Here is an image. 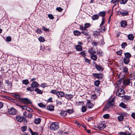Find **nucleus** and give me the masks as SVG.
<instances>
[{
	"instance_id": "nucleus-48",
	"label": "nucleus",
	"mask_w": 135,
	"mask_h": 135,
	"mask_svg": "<svg viewBox=\"0 0 135 135\" xmlns=\"http://www.w3.org/2000/svg\"><path fill=\"white\" fill-rule=\"evenodd\" d=\"M93 34L95 35L98 36L100 35V32L97 31H95L93 32Z\"/></svg>"
},
{
	"instance_id": "nucleus-47",
	"label": "nucleus",
	"mask_w": 135,
	"mask_h": 135,
	"mask_svg": "<svg viewBox=\"0 0 135 135\" xmlns=\"http://www.w3.org/2000/svg\"><path fill=\"white\" fill-rule=\"evenodd\" d=\"M105 19L104 17H103L102 18V21L100 25V27H101L102 25H103L104 23Z\"/></svg>"
},
{
	"instance_id": "nucleus-45",
	"label": "nucleus",
	"mask_w": 135,
	"mask_h": 135,
	"mask_svg": "<svg viewBox=\"0 0 135 135\" xmlns=\"http://www.w3.org/2000/svg\"><path fill=\"white\" fill-rule=\"evenodd\" d=\"M50 93L54 94H55L57 95V92L56 90H52L50 91Z\"/></svg>"
},
{
	"instance_id": "nucleus-31",
	"label": "nucleus",
	"mask_w": 135,
	"mask_h": 135,
	"mask_svg": "<svg viewBox=\"0 0 135 135\" xmlns=\"http://www.w3.org/2000/svg\"><path fill=\"white\" fill-rule=\"evenodd\" d=\"M119 106L120 107L124 108H126V105H125L123 103H121L120 104H119Z\"/></svg>"
},
{
	"instance_id": "nucleus-34",
	"label": "nucleus",
	"mask_w": 135,
	"mask_h": 135,
	"mask_svg": "<svg viewBox=\"0 0 135 135\" xmlns=\"http://www.w3.org/2000/svg\"><path fill=\"white\" fill-rule=\"evenodd\" d=\"M128 69L126 67H124L123 68V72L126 73L128 72Z\"/></svg>"
},
{
	"instance_id": "nucleus-25",
	"label": "nucleus",
	"mask_w": 135,
	"mask_h": 135,
	"mask_svg": "<svg viewBox=\"0 0 135 135\" xmlns=\"http://www.w3.org/2000/svg\"><path fill=\"white\" fill-rule=\"evenodd\" d=\"M22 82L23 84H24L25 85H27L29 83V81L27 79H25L23 80Z\"/></svg>"
},
{
	"instance_id": "nucleus-11",
	"label": "nucleus",
	"mask_w": 135,
	"mask_h": 135,
	"mask_svg": "<svg viewBox=\"0 0 135 135\" xmlns=\"http://www.w3.org/2000/svg\"><path fill=\"white\" fill-rule=\"evenodd\" d=\"M127 25V22L126 21H122L121 22V26L122 27H124Z\"/></svg>"
},
{
	"instance_id": "nucleus-50",
	"label": "nucleus",
	"mask_w": 135,
	"mask_h": 135,
	"mask_svg": "<svg viewBox=\"0 0 135 135\" xmlns=\"http://www.w3.org/2000/svg\"><path fill=\"white\" fill-rule=\"evenodd\" d=\"M103 75L101 74H98V78L102 79L103 78Z\"/></svg>"
},
{
	"instance_id": "nucleus-12",
	"label": "nucleus",
	"mask_w": 135,
	"mask_h": 135,
	"mask_svg": "<svg viewBox=\"0 0 135 135\" xmlns=\"http://www.w3.org/2000/svg\"><path fill=\"white\" fill-rule=\"evenodd\" d=\"M47 109L50 111H52L54 110V107L53 105H50L47 106Z\"/></svg>"
},
{
	"instance_id": "nucleus-49",
	"label": "nucleus",
	"mask_w": 135,
	"mask_h": 135,
	"mask_svg": "<svg viewBox=\"0 0 135 135\" xmlns=\"http://www.w3.org/2000/svg\"><path fill=\"white\" fill-rule=\"evenodd\" d=\"M128 14V12H122V15L123 16H127Z\"/></svg>"
},
{
	"instance_id": "nucleus-44",
	"label": "nucleus",
	"mask_w": 135,
	"mask_h": 135,
	"mask_svg": "<svg viewBox=\"0 0 135 135\" xmlns=\"http://www.w3.org/2000/svg\"><path fill=\"white\" fill-rule=\"evenodd\" d=\"M39 41L41 42H44L45 41V40L44 37H41L39 38Z\"/></svg>"
},
{
	"instance_id": "nucleus-64",
	"label": "nucleus",
	"mask_w": 135,
	"mask_h": 135,
	"mask_svg": "<svg viewBox=\"0 0 135 135\" xmlns=\"http://www.w3.org/2000/svg\"><path fill=\"white\" fill-rule=\"evenodd\" d=\"M27 113L26 112H25L23 113V116L24 118L27 116Z\"/></svg>"
},
{
	"instance_id": "nucleus-23",
	"label": "nucleus",
	"mask_w": 135,
	"mask_h": 135,
	"mask_svg": "<svg viewBox=\"0 0 135 135\" xmlns=\"http://www.w3.org/2000/svg\"><path fill=\"white\" fill-rule=\"evenodd\" d=\"M67 112L65 111H62L60 113V114L63 117H64L66 116L67 115Z\"/></svg>"
},
{
	"instance_id": "nucleus-1",
	"label": "nucleus",
	"mask_w": 135,
	"mask_h": 135,
	"mask_svg": "<svg viewBox=\"0 0 135 135\" xmlns=\"http://www.w3.org/2000/svg\"><path fill=\"white\" fill-rule=\"evenodd\" d=\"M58 123L57 122H55L52 123L50 125V128L52 131H56L59 128Z\"/></svg>"
},
{
	"instance_id": "nucleus-16",
	"label": "nucleus",
	"mask_w": 135,
	"mask_h": 135,
	"mask_svg": "<svg viewBox=\"0 0 135 135\" xmlns=\"http://www.w3.org/2000/svg\"><path fill=\"white\" fill-rule=\"evenodd\" d=\"M76 49L78 51H81L82 50V47L79 45H78L75 47Z\"/></svg>"
},
{
	"instance_id": "nucleus-33",
	"label": "nucleus",
	"mask_w": 135,
	"mask_h": 135,
	"mask_svg": "<svg viewBox=\"0 0 135 135\" xmlns=\"http://www.w3.org/2000/svg\"><path fill=\"white\" fill-rule=\"evenodd\" d=\"M86 110V108L85 106H83L81 108V111L83 112H85Z\"/></svg>"
},
{
	"instance_id": "nucleus-62",
	"label": "nucleus",
	"mask_w": 135,
	"mask_h": 135,
	"mask_svg": "<svg viewBox=\"0 0 135 135\" xmlns=\"http://www.w3.org/2000/svg\"><path fill=\"white\" fill-rule=\"evenodd\" d=\"M41 30L38 28L36 30V32L38 33H41Z\"/></svg>"
},
{
	"instance_id": "nucleus-38",
	"label": "nucleus",
	"mask_w": 135,
	"mask_h": 135,
	"mask_svg": "<svg viewBox=\"0 0 135 135\" xmlns=\"http://www.w3.org/2000/svg\"><path fill=\"white\" fill-rule=\"evenodd\" d=\"M127 0H120V3L121 4H125L126 3Z\"/></svg>"
},
{
	"instance_id": "nucleus-35",
	"label": "nucleus",
	"mask_w": 135,
	"mask_h": 135,
	"mask_svg": "<svg viewBox=\"0 0 135 135\" xmlns=\"http://www.w3.org/2000/svg\"><path fill=\"white\" fill-rule=\"evenodd\" d=\"M34 89V88H33L32 86L31 87H28L26 89V90L27 91H33Z\"/></svg>"
},
{
	"instance_id": "nucleus-53",
	"label": "nucleus",
	"mask_w": 135,
	"mask_h": 135,
	"mask_svg": "<svg viewBox=\"0 0 135 135\" xmlns=\"http://www.w3.org/2000/svg\"><path fill=\"white\" fill-rule=\"evenodd\" d=\"M56 9L57 11H59V12H61L62 11L63 9L60 7H57L56 8Z\"/></svg>"
},
{
	"instance_id": "nucleus-14",
	"label": "nucleus",
	"mask_w": 135,
	"mask_h": 135,
	"mask_svg": "<svg viewBox=\"0 0 135 135\" xmlns=\"http://www.w3.org/2000/svg\"><path fill=\"white\" fill-rule=\"evenodd\" d=\"M119 0H111L110 2L113 4H115L113 6L114 7L118 3Z\"/></svg>"
},
{
	"instance_id": "nucleus-20",
	"label": "nucleus",
	"mask_w": 135,
	"mask_h": 135,
	"mask_svg": "<svg viewBox=\"0 0 135 135\" xmlns=\"http://www.w3.org/2000/svg\"><path fill=\"white\" fill-rule=\"evenodd\" d=\"M99 15L97 14H96L93 15L92 17V19L93 20H97L99 18Z\"/></svg>"
},
{
	"instance_id": "nucleus-39",
	"label": "nucleus",
	"mask_w": 135,
	"mask_h": 135,
	"mask_svg": "<svg viewBox=\"0 0 135 135\" xmlns=\"http://www.w3.org/2000/svg\"><path fill=\"white\" fill-rule=\"evenodd\" d=\"M11 37L10 36H8L6 38L7 41L8 42H10L11 40Z\"/></svg>"
},
{
	"instance_id": "nucleus-18",
	"label": "nucleus",
	"mask_w": 135,
	"mask_h": 135,
	"mask_svg": "<svg viewBox=\"0 0 135 135\" xmlns=\"http://www.w3.org/2000/svg\"><path fill=\"white\" fill-rule=\"evenodd\" d=\"M124 61L125 64H127L129 62V59L128 58L125 57L124 59Z\"/></svg>"
},
{
	"instance_id": "nucleus-57",
	"label": "nucleus",
	"mask_w": 135,
	"mask_h": 135,
	"mask_svg": "<svg viewBox=\"0 0 135 135\" xmlns=\"http://www.w3.org/2000/svg\"><path fill=\"white\" fill-rule=\"evenodd\" d=\"M126 45L127 44L125 42L122 43L121 45L122 48H124Z\"/></svg>"
},
{
	"instance_id": "nucleus-22",
	"label": "nucleus",
	"mask_w": 135,
	"mask_h": 135,
	"mask_svg": "<svg viewBox=\"0 0 135 135\" xmlns=\"http://www.w3.org/2000/svg\"><path fill=\"white\" fill-rule=\"evenodd\" d=\"M128 39L130 40H132L134 39V36L131 34L129 35L128 36Z\"/></svg>"
},
{
	"instance_id": "nucleus-61",
	"label": "nucleus",
	"mask_w": 135,
	"mask_h": 135,
	"mask_svg": "<svg viewBox=\"0 0 135 135\" xmlns=\"http://www.w3.org/2000/svg\"><path fill=\"white\" fill-rule=\"evenodd\" d=\"M46 84L45 83L41 84V86L43 88H44L46 86H45Z\"/></svg>"
},
{
	"instance_id": "nucleus-55",
	"label": "nucleus",
	"mask_w": 135,
	"mask_h": 135,
	"mask_svg": "<svg viewBox=\"0 0 135 135\" xmlns=\"http://www.w3.org/2000/svg\"><path fill=\"white\" fill-rule=\"evenodd\" d=\"M27 127L25 126L22 127L21 129L23 131H25L27 129Z\"/></svg>"
},
{
	"instance_id": "nucleus-28",
	"label": "nucleus",
	"mask_w": 135,
	"mask_h": 135,
	"mask_svg": "<svg viewBox=\"0 0 135 135\" xmlns=\"http://www.w3.org/2000/svg\"><path fill=\"white\" fill-rule=\"evenodd\" d=\"M65 97L67 99H71L72 98L73 95L71 94H66L65 95Z\"/></svg>"
},
{
	"instance_id": "nucleus-17",
	"label": "nucleus",
	"mask_w": 135,
	"mask_h": 135,
	"mask_svg": "<svg viewBox=\"0 0 135 135\" xmlns=\"http://www.w3.org/2000/svg\"><path fill=\"white\" fill-rule=\"evenodd\" d=\"M35 91L37 93L40 94H42L43 92L42 90H40L38 88L36 89Z\"/></svg>"
},
{
	"instance_id": "nucleus-15",
	"label": "nucleus",
	"mask_w": 135,
	"mask_h": 135,
	"mask_svg": "<svg viewBox=\"0 0 135 135\" xmlns=\"http://www.w3.org/2000/svg\"><path fill=\"white\" fill-rule=\"evenodd\" d=\"M120 135H130L131 133L128 131L125 132H121L119 133Z\"/></svg>"
},
{
	"instance_id": "nucleus-4",
	"label": "nucleus",
	"mask_w": 135,
	"mask_h": 135,
	"mask_svg": "<svg viewBox=\"0 0 135 135\" xmlns=\"http://www.w3.org/2000/svg\"><path fill=\"white\" fill-rule=\"evenodd\" d=\"M8 112L10 114L14 115L16 114L17 111L15 108H11L8 109Z\"/></svg>"
},
{
	"instance_id": "nucleus-32",
	"label": "nucleus",
	"mask_w": 135,
	"mask_h": 135,
	"mask_svg": "<svg viewBox=\"0 0 135 135\" xmlns=\"http://www.w3.org/2000/svg\"><path fill=\"white\" fill-rule=\"evenodd\" d=\"M30 131L32 134V135H37L38 133L36 132H33L32 130L30 128L29 129Z\"/></svg>"
},
{
	"instance_id": "nucleus-52",
	"label": "nucleus",
	"mask_w": 135,
	"mask_h": 135,
	"mask_svg": "<svg viewBox=\"0 0 135 135\" xmlns=\"http://www.w3.org/2000/svg\"><path fill=\"white\" fill-rule=\"evenodd\" d=\"M98 44V43L95 41H93L92 43V45L94 46H97Z\"/></svg>"
},
{
	"instance_id": "nucleus-2",
	"label": "nucleus",
	"mask_w": 135,
	"mask_h": 135,
	"mask_svg": "<svg viewBox=\"0 0 135 135\" xmlns=\"http://www.w3.org/2000/svg\"><path fill=\"white\" fill-rule=\"evenodd\" d=\"M116 95L120 97H122L124 95V90L119 88L118 89L116 93Z\"/></svg>"
},
{
	"instance_id": "nucleus-36",
	"label": "nucleus",
	"mask_w": 135,
	"mask_h": 135,
	"mask_svg": "<svg viewBox=\"0 0 135 135\" xmlns=\"http://www.w3.org/2000/svg\"><path fill=\"white\" fill-rule=\"evenodd\" d=\"M66 112H68L69 114H70L74 112L73 110L72 109H68L66 110Z\"/></svg>"
},
{
	"instance_id": "nucleus-42",
	"label": "nucleus",
	"mask_w": 135,
	"mask_h": 135,
	"mask_svg": "<svg viewBox=\"0 0 135 135\" xmlns=\"http://www.w3.org/2000/svg\"><path fill=\"white\" fill-rule=\"evenodd\" d=\"M48 17L51 20H53L54 18V17L53 15L51 14H48Z\"/></svg>"
},
{
	"instance_id": "nucleus-56",
	"label": "nucleus",
	"mask_w": 135,
	"mask_h": 135,
	"mask_svg": "<svg viewBox=\"0 0 135 135\" xmlns=\"http://www.w3.org/2000/svg\"><path fill=\"white\" fill-rule=\"evenodd\" d=\"M26 110L30 112H33L32 109L31 108L28 107L27 109Z\"/></svg>"
},
{
	"instance_id": "nucleus-54",
	"label": "nucleus",
	"mask_w": 135,
	"mask_h": 135,
	"mask_svg": "<svg viewBox=\"0 0 135 135\" xmlns=\"http://www.w3.org/2000/svg\"><path fill=\"white\" fill-rule=\"evenodd\" d=\"M32 116V114L31 113H28L27 115V117L29 118H31Z\"/></svg>"
},
{
	"instance_id": "nucleus-59",
	"label": "nucleus",
	"mask_w": 135,
	"mask_h": 135,
	"mask_svg": "<svg viewBox=\"0 0 135 135\" xmlns=\"http://www.w3.org/2000/svg\"><path fill=\"white\" fill-rule=\"evenodd\" d=\"M42 29L43 30H44L46 31H48L49 30L47 28H46L45 27L43 26L42 27Z\"/></svg>"
},
{
	"instance_id": "nucleus-58",
	"label": "nucleus",
	"mask_w": 135,
	"mask_h": 135,
	"mask_svg": "<svg viewBox=\"0 0 135 135\" xmlns=\"http://www.w3.org/2000/svg\"><path fill=\"white\" fill-rule=\"evenodd\" d=\"M80 30H83V31H85L86 30V28L85 27H83L82 26H80Z\"/></svg>"
},
{
	"instance_id": "nucleus-26",
	"label": "nucleus",
	"mask_w": 135,
	"mask_h": 135,
	"mask_svg": "<svg viewBox=\"0 0 135 135\" xmlns=\"http://www.w3.org/2000/svg\"><path fill=\"white\" fill-rule=\"evenodd\" d=\"M91 57L93 60L95 61L97 59V55L94 54L91 55Z\"/></svg>"
},
{
	"instance_id": "nucleus-5",
	"label": "nucleus",
	"mask_w": 135,
	"mask_h": 135,
	"mask_svg": "<svg viewBox=\"0 0 135 135\" xmlns=\"http://www.w3.org/2000/svg\"><path fill=\"white\" fill-rule=\"evenodd\" d=\"M114 104V102L112 101H110L107 103L105 106L106 109L110 108V107L112 106Z\"/></svg>"
},
{
	"instance_id": "nucleus-9",
	"label": "nucleus",
	"mask_w": 135,
	"mask_h": 135,
	"mask_svg": "<svg viewBox=\"0 0 135 135\" xmlns=\"http://www.w3.org/2000/svg\"><path fill=\"white\" fill-rule=\"evenodd\" d=\"M41 120L40 118H36L34 121V123L36 124H39L40 123Z\"/></svg>"
},
{
	"instance_id": "nucleus-13",
	"label": "nucleus",
	"mask_w": 135,
	"mask_h": 135,
	"mask_svg": "<svg viewBox=\"0 0 135 135\" xmlns=\"http://www.w3.org/2000/svg\"><path fill=\"white\" fill-rule=\"evenodd\" d=\"M124 84L125 85H128L130 82V80L129 79H125L124 81Z\"/></svg>"
},
{
	"instance_id": "nucleus-40",
	"label": "nucleus",
	"mask_w": 135,
	"mask_h": 135,
	"mask_svg": "<svg viewBox=\"0 0 135 135\" xmlns=\"http://www.w3.org/2000/svg\"><path fill=\"white\" fill-rule=\"evenodd\" d=\"M38 105L39 107L41 108H45L46 107L45 105L43 104L42 103H38Z\"/></svg>"
},
{
	"instance_id": "nucleus-46",
	"label": "nucleus",
	"mask_w": 135,
	"mask_h": 135,
	"mask_svg": "<svg viewBox=\"0 0 135 135\" xmlns=\"http://www.w3.org/2000/svg\"><path fill=\"white\" fill-rule=\"evenodd\" d=\"M117 54L119 56H121L122 54V50H120L116 52Z\"/></svg>"
},
{
	"instance_id": "nucleus-30",
	"label": "nucleus",
	"mask_w": 135,
	"mask_h": 135,
	"mask_svg": "<svg viewBox=\"0 0 135 135\" xmlns=\"http://www.w3.org/2000/svg\"><path fill=\"white\" fill-rule=\"evenodd\" d=\"M100 84V81L99 80L95 81L94 82V84L95 86H98Z\"/></svg>"
},
{
	"instance_id": "nucleus-63",
	"label": "nucleus",
	"mask_w": 135,
	"mask_h": 135,
	"mask_svg": "<svg viewBox=\"0 0 135 135\" xmlns=\"http://www.w3.org/2000/svg\"><path fill=\"white\" fill-rule=\"evenodd\" d=\"M131 116L133 118L135 119V113H132Z\"/></svg>"
},
{
	"instance_id": "nucleus-10",
	"label": "nucleus",
	"mask_w": 135,
	"mask_h": 135,
	"mask_svg": "<svg viewBox=\"0 0 135 135\" xmlns=\"http://www.w3.org/2000/svg\"><path fill=\"white\" fill-rule=\"evenodd\" d=\"M64 95V93L61 91H59L57 92V95L58 97H63Z\"/></svg>"
},
{
	"instance_id": "nucleus-21",
	"label": "nucleus",
	"mask_w": 135,
	"mask_h": 135,
	"mask_svg": "<svg viewBox=\"0 0 135 135\" xmlns=\"http://www.w3.org/2000/svg\"><path fill=\"white\" fill-rule=\"evenodd\" d=\"M105 12L104 11L100 12L99 13V15L100 16H102V17H104L105 15Z\"/></svg>"
},
{
	"instance_id": "nucleus-6",
	"label": "nucleus",
	"mask_w": 135,
	"mask_h": 135,
	"mask_svg": "<svg viewBox=\"0 0 135 135\" xmlns=\"http://www.w3.org/2000/svg\"><path fill=\"white\" fill-rule=\"evenodd\" d=\"M16 118L18 121L19 122H22L24 119V118L23 117L18 115L16 117Z\"/></svg>"
},
{
	"instance_id": "nucleus-60",
	"label": "nucleus",
	"mask_w": 135,
	"mask_h": 135,
	"mask_svg": "<svg viewBox=\"0 0 135 135\" xmlns=\"http://www.w3.org/2000/svg\"><path fill=\"white\" fill-rule=\"evenodd\" d=\"M98 74L93 73V76L95 78H98Z\"/></svg>"
},
{
	"instance_id": "nucleus-3",
	"label": "nucleus",
	"mask_w": 135,
	"mask_h": 135,
	"mask_svg": "<svg viewBox=\"0 0 135 135\" xmlns=\"http://www.w3.org/2000/svg\"><path fill=\"white\" fill-rule=\"evenodd\" d=\"M20 100L23 103L25 104H32L31 102L26 98H20Z\"/></svg>"
},
{
	"instance_id": "nucleus-43",
	"label": "nucleus",
	"mask_w": 135,
	"mask_h": 135,
	"mask_svg": "<svg viewBox=\"0 0 135 135\" xmlns=\"http://www.w3.org/2000/svg\"><path fill=\"white\" fill-rule=\"evenodd\" d=\"M81 33L84 35L87 36L88 35V31L87 30H85L81 32Z\"/></svg>"
},
{
	"instance_id": "nucleus-29",
	"label": "nucleus",
	"mask_w": 135,
	"mask_h": 135,
	"mask_svg": "<svg viewBox=\"0 0 135 135\" xmlns=\"http://www.w3.org/2000/svg\"><path fill=\"white\" fill-rule=\"evenodd\" d=\"M124 117L122 115H120L118 117V120L119 121H122Z\"/></svg>"
},
{
	"instance_id": "nucleus-8",
	"label": "nucleus",
	"mask_w": 135,
	"mask_h": 135,
	"mask_svg": "<svg viewBox=\"0 0 135 135\" xmlns=\"http://www.w3.org/2000/svg\"><path fill=\"white\" fill-rule=\"evenodd\" d=\"M39 86V84L36 81H33V83L31 84V86L34 88H37Z\"/></svg>"
},
{
	"instance_id": "nucleus-24",
	"label": "nucleus",
	"mask_w": 135,
	"mask_h": 135,
	"mask_svg": "<svg viewBox=\"0 0 135 135\" xmlns=\"http://www.w3.org/2000/svg\"><path fill=\"white\" fill-rule=\"evenodd\" d=\"M126 58L129 59L131 57V54L129 52H127L124 54Z\"/></svg>"
},
{
	"instance_id": "nucleus-37",
	"label": "nucleus",
	"mask_w": 135,
	"mask_h": 135,
	"mask_svg": "<svg viewBox=\"0 0 135 135\" xmlns=\"http://www.w3.org/2000/svg\"><path fill=\"white\" fill-rule=\"evenodd\" d=\"M96 68L99 71H101L102 70V68L99 65L96 66Z\"/></svg>"
},
{
	"instance_id": "nucleus-51",
	"label": "nucleus",
	"mask_w": 135,
	"mask_h": 135,
	"mask_svg": "<svg viewBox=\"0 0 135 135\" xmlns=\"http://www.w3.org/2000/svg\"><path fill=\"white\" fill-rule=\"evenodd\" d=\"M105 125L104 124H103L102 126H99L98 128L99 129H104L105 127Z\"/></svg>"
},
{
	"instance_id": "nucleus-41",
	"label": "nucleus",
	"mask_w": 135,
	"mask_h": 135,
	"mask_svg": "<svg viewBox=\"0 0 135 135\" xmlns=\"http://www.w3.org/2000/svg\"><path fill=\"white\" fill-rule=\"evenodd\" d=\"M103 117L105 119H108L109 117V115L108 114H106L104 115Z\"/></svg>"
},
{
	"instance_id": "nucleus-7",
	"label": "nucleus",
	"mask_w": 135,
	"mask_h": 135,
	"mask_svg": "<svg viewBox=\"0 0 135 135\" xmlns=\"http://www.w3.org/2000/svg\"><path fill=\"white\" fill-rule=\"evenodd\" d=\"M86 107L88 108H92L93 106V104L91 102L88 100L86 104Z\"/></svg>"
},
{
	"instance_id": "nucleus-19",
	"label": "nucleus",
	"mask_w": 135,
	"mask_h": 135,
	"mask_svg": "<svg viewBox=\"0 0 135 135\" xmlns=\"http://www.w3.org/2000/svg\"><path fill=\"white\" fill-rule=\"evenodd\" d=\"M88 52L90 53L93 55L96 53V52L94 51L93 49L91 48L88 50Z\"/></svg>"
},
{
	"instance_id": "nucleus-27",
	"label": "nucleus",
	"mask_w": 135,
	"mask_h": 135,
	"mask_svg": "<svg viewBox=\"0 0 135 135\" xmlns=\"http://www.w3.org/2000/svg\"><path fill=\"white\" fill-rule=\"evenodd\" d=\"M74 33L75 35L79 36L81 34V33L78 31H74Z\"/></svg>"
}]
</instances>
